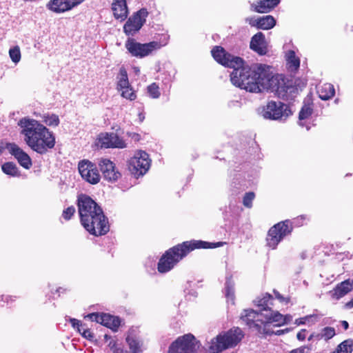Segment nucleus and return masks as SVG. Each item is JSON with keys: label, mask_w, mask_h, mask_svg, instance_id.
Instances as JSON below:
<instances>
[{"label": "nucleus", "mask_w": 353, "mask_h": 353, "mask_svg": "<svg viewBox=\"0 0 353 353\" xmlns=\"http://www.w3.org/2000/svg\"><path fill=\"white\" fill-rule=\"evenodd\" d=\"M227 244L225 241L210 243L202 240H190L178 243L167 250L160 257L157 270L165 274L172 270L181 261L191 252L197 249H213Z\"/></svg>", "instance_id": "obj_4"}, {"label": "nucleus", "mask_w": 353, "mask_h": 353, "mask_svg": "<svg viewBox=\"0 0 353 353\" xmlns=\"http://www.w3.org/2000/svg\"><path fill=\"white\" fill-rule=\"evenodd\" d=\"M245 21L248 22L251 26L256 27L258 29V18L254 19L253 17H248L245 19Z\"/></svg>", "instance_id": "obj_44"}, {"label": "nucleus", "mask_w": 353, "mask_h": 353, "mask_svg": "<svg viewBox=\"0 0 353 353\" xmlns=\"http://www.w3.org/2000/svg\"><path fill=\"white\" fill-rule=\"evenodd\" d=\"M125 341L129 346L130 352L132 353H141L142 352L141 350V343L140 341L136 337L135 335L129 334Z\"/></svg>", "instance_id": "obj_25"}, {"label": "nucleus", "mask_w": 353, "mask_h": 353, "mask_svg": "<svg viewBox=\"0 0 353 353\" xmlns=\"http://www.w3.org/2000/svg\"><path fill=\"white\" fill-rule=\"evenodd\" d=\"M353 351V339H348L339 343L331 353H352Z\"/></svg>", "instance_id": "obj_27"}, {"label": "nucleus", "mask_w": 353, "mask_h": 353, "mask_svg": "<svg viewBox=\"0 0 353 353\" xmlns=\"http://www.w3.org/2000/svg\"><path fill=\"white\" fill-rule=\"evenodd\" d=\"M284 333V331L283 330H278L276 332H274L273 334H278V335H280L281 334Z\"/></svg>", "instance_id": "obj_54"}, {"label": "nucleus", "mask_w": 353, "mask_h": 353, "mask_svg": "<svg viewBox=\"0 0 353 353\" xmlns=\"http://www.w3.org/2000/svg\"><path fill=\"white\" fill-rule=\"evenodd\" d=\"M346 307L348 308L353 307V298L346 303Z\"/></svg>", "instance_id": "obj_52"}, {"label": "nucleus", "mask_w": 353, "mask_h": 353, "mask_svg": "<svg viewBox=\"0 0 353 353\" xmlns=\"http://www.w3.org/2000/svg\"><path fill=\"white\" fill-rule=\"evenodd\" d=\"M77 207L80 222L90 234L99 236L110 230L108 218L100 205L90 196L81 194L77 197Z\"/></svg>", "instance_id": "obj_2"}, {"label": "nucleus", "mask_w": 353, "mask_h": 353, "mask_svg": "<svg viewBox=\"0 0 353 353\" xmlns=\"http://www.w3.org/2000/svg\"><path fill=\"white\" fill-rule=\"evenodd\" d=\"M128 137H130L134 141H139L141 139V135L136 132H128Z\"/></svg>", "instance_id": "obj_47"}, {"label": "nucleus", "mask_w": 353, "mask_h": 353, "mask_svg": "<svg viewBox=\"0 0 353 353\" xmlns=\"http://www.w3.org/2000/svg\"><path fill=\"white\" fill-rule=\"evenodd\" d=\"M78 168L81 177L88 183L95 185L100 181L101 175L96 164L89 160L80 161Z\"/></svg>", "instance_id": "obj_11"}, {"label": "nucleus", "mask_w": 353, "mask_h": 353, "mask_svg": "<svg viewBox=\"0 0 353 353\" xmlns=\"http://www.w3.org/2000/svg\"><path fill=\"white\" fill-rule=\"evenodd\" d=\"M18 125L21 128V134L26 143L39 154H46L54 148L56 139L54 133L38 121L23 117Z\"/></svg>", "instance_id": "obj_3"}, {"label": "nucleus", "mask_w": 353, "mask_h": 353, "mask_svg": "<svg viewBox=\"0 0 353 353\" xmlns=\"http://www.w3.org/2000/svg\"><path fill=\"white\" fill-rule=\"evenodd\" d=\"M112 10L116 19L121 21L125 20L128 14L126 0H113Z\"/></svg>", "instance_id": "obj_21"}, {"label": "nucleus", "mask_w": 353, "mask_h": 353, "mask_svg": "<svg viewBox=\"0 0 353 353\" xmlns=\"http://www.w3.org/2000/svg\"><path fill=\"white\" fill-rule=\"evenodd\" d=\"M312 112L313 109L310 105H304L299 112V119L300 120L307 119L312 115Z\"/></svg>", "instance_id": "obj_33"}, {"label": "nucleus", "mask_w": 353, "mask_h": 353, "mask_svg": "<svg viewBox=\"0 0 353 353\" xmlns=\"http://www.w3.org/2000/svg\"><path fill=\"white\" fill-rule=\"evenodd\" d=\"M306 330L302 329L301 331H299L296 334V338L299 341H304L306 338Z\"/></svg>", "instance_id": "obj_46"}, {"label": "nucleus", "mask_w": 353, "mask_h": 353, "mask_svg": "<svg viewBox=\"0 0 353 353\" xmlns=\"http://www.w3.org/2000/svg\"><path fill=\"white\" fill-rule=\"evenodd\" d=\"M5 149H7L6 143L4 145L3 143H0V154L2 153Z\"/></svg>", "instance_id": "obj_51"}, {"label": "nucleus", "mask_w": 353, "mask_h": 353, "mask_svg": "<svg viewBox=\"0 0 353 353\" xmlns=\"http://www.w3.org/2000/svg\"><path fill=\"white\" fill-rule=\"evenodd\" d=\"M316 334H315L314 333L312 334L309 336L308 340H309V341H310V340H312L313 338H316Z\"/></svg>", "instance_id": "obj_53"}, {"label": "nucleus", "mask_w": 353, "mask_h": 353, "mask_svg": "<svg viewBox=\"0 0 353 353\" xmlns=\"http://www.w3.org/2000/svg\"><path fill=\"white\" fill-rule=\"evenodd\" d=\"M121 96L123 98L133 101L137 97V95L131 86L128 87V88H124L121 90Z\"/></svg>", "instance_id": "obj_38"}, {"label": "nucleus", "mask_w": 353, "mask_h": 353, "mask_svg": "<svg viewBox=\"0 0 353 353\" xmlns=\"http://www.w3.org/2000/svg\"><path fill=\"white\" fill-rule=\"evenodd\" d=\"M122 352H123V350H121V349H118L117 350V353H121Z\"/></svg>", "instance_id": "obj_55"}, {"label": "nucleus", "mask_w": 353, "mask_h": 353, "mask_svg": "<svg viewBox=\"0 0 353 353\" xmlns=\"http://www.w3.org/2000/svg\"><path fill=\"white\" fill-rule=\"evenodd\" d=\"M86 317L90 319L92 321H95L98 323H100V321H101V314H99V313L97 312L89 314L86 316Z\"/></svg>", "instance_id": "obj_43"}, {"label": "nucleus", "mask_w": 353, "mask_h": 353, "mask_svg": "<svg viewBox=\"0 0 353 353\" xmlns=\"http://www.w3.org/2000/svg\"><path fill=\"white\" fill-rule=\"evenodd\" d=\"M41 118L42 121L50 127H57L60 123L59 116L55 114H44Z\"/></svg>", "instance_id": "obj_30"}, {"label": "nucleus", "mask_w": 353, "mask_h": 353, "mask_svg": "<svg viewBox=\"0 0 353 353\" xmlns=\"http://www.w3.org/2000/svg\"><path fill=\"white\" fill-rule=\"evenodd\" d=\"M9 55L11 60L17 63L21 60V52L19 46H16L12 48H10L9 50Z\"/></svg>", "instance_id": "obj_35"}, {"label": "nucleus", "mask_w": 353, "mask_h": 353, "mask_svg": "<svg viewBox=\"0 0 353 353\" xmlns=\"http://www.w3.org/2000/svg\"><path fill=\"white\" fill-rule=\"evenodd\" d=\"M264 314L257 312L254 310H245L241 314V320L250 327L256 330L259 334H263Z\"/></svg>", "instance_id": "obj_13"}, {"label": "nucleus", "mask_w": 353, "mask_h": 353, "mask_svg": "<svg viewBox=\"0 0 353 353\" xmlns=\"http://www.w3.org/2000/svg\"><path fill=\"white\" fill-rule=\"evenodd\" d=\"M258 29L270 30L276 25V20L272 15H265L258 18Z\"/></svg>", "instance_id": "obj_26"}, {"label": "nucleus", "mask_w": 353, "mask_h": 353, "mask_svg": "<svg viewBox=\"0 0 353 353\" xmlns=\"http://www.w3.org/2000/svg\"><path fill=\"white\" fill-rule=\"evenodd\" d=\"M290 114L291 111L286 104L271 101L268 103L263 115L265 119L277 120L283 117H288Z\"/></svg>", "instance_id": "obj_12"}, {"label": "nucleus", "mask_w": 353, "mask_h": 353, "mask_svg": "<svg viewBox=\"0 0 353 353\" xmlns=\"http://www.w3.org/2000/svg\"><path fill=\"white\" fill-rule=\"evenodd\" d=\"M309 348L306 346H301L300 347L294 349L290 352V353H306Z\"/></svg>", "instance_id": "obj_45"}, {"label": "nucleus", "mask_w": 353, "mask_h": 353, "mask_svg": "<svg viewBox=\"0 0 353 353\" xmlns=\"http://www.w3.org/2000/svg\"><path fill=\"white\" fill-rule=\"evenodd\" d=\"M1 170L7 175L19 176L20 172L16 164L13 162H6L1 165Z\"/></svg>", "instance_id": "obj_28"}, {"label": "nucleus", "mask_w": 353, "mask_h": 353, "mask_svg": "<svg viewBox=\"0 0 353 353\" xmlns=\"http://www.w3.org/2000/svg\"><path fill=\"white\" fill-rule=\"evenodd\" d=\"M250 48L259 55H265L268 52V44L265 35L259 32L251 39Z\"/></svg>", "instance_id": "obj_19"}, {"label": "nucleus", "mask_w": 353, "mask_h": 353, "mask_svg": "<svg viewBox=\"0 0 353 353\" xmlns=\"http://www.w3.org/2000/svg\"><path fill=\"white\" fill-rule=\"evenodd\" d=\"M150 166L149 155L142 150L137 152L128 161V170L137 178L145 174Z\"/></svg>", "instance_id": "obj_9"}, {"label": "nucleus", "mask_w": 353, "mask_h": 353, "mask_svg": "<svg viewBox=\"0 0 353 353\" xmlns=\"http://www.w3.org/2000/svg\"><path fill=\"white\" fill-rule=\"evenodd\" d=\"M85 0H50L47 4L48 10L60 14L71 10Z\"/></svg>", "instance_id": "obj_15"}, {"label": "nucleus", "mask_w": 353, "mask_h": 353, "mask_svg": "<svg viewBox=\"0 0 353 353\" xmlns=\"http://www.w3.org/2000/svg\"><path fill=\"white\" fill-rule=\"evenodd\" d=\"M16 296L12 295H1V301L6 302L8 305H12V303L17 300Z\"/></svg>", "instance_id": "obj_41"}, {"label": "nucleus", "mask_w": 353, "mask_h": 353, "mask_svg": "<svg viewBox=\"0 0 353 353\" xmlns=\"http://www.w3.org/2000/svg\"><path fill=\"white\" fill-rule=\"evenodd\" d=\"M99 143L102 148H126L125 141L114 132L101 133L98 137Z\"/></svg>", "instance_id": "obj_14"}, {"label": "nucleus", "mask_w": 353, "mask_h": 353, "mask_svg": "<svg viewBox=\"0 0 353 353\" xmlns=\"http://www.w3.org/2000/svg\"><path fill=\"white\" fill-rule=\"evenodd\" d=\"M255 198V194L253 192H246L243 198V204L248 208L252 207V201Z\"/></svg>", "instance_id": "obj_37"}, {"label": "nucleus", "mask_w": 353, "mask_h": 353, "mask_svg": "<svg viewBox=\"0 0 353 353\" xmlns=\"http://www.w3.org/2000/svg\"><path fill=\"white\" fill-rule=\"evenodd\" d=\"M76 212L75 208L73 205L68 207L63 211L62 216L65 221L70 220Z\"/></svg>", "instance_id": "obj_39"}, {"label": "nucleus", "mask_w": 353, "mask_h": 353, "mask_svg": "<svg viewBox=\"0 0 353 353\" xmlns=\"http://www.w3.org/2000/svg\"><path fill=\"white\" fill-rule=\"evenodd\" d=\"M336 334L335 329L332 327H325L319 334H316V339L318 340L324 339L327 341Z\"/></svg>", "instance_id": "obj_31"}, {"label": "nucleus", "mask_w": 353, "mask_h": 353, "mask_svg": "<svg viewBox=\"0 0 353 353\" xmlns=\"http://www.w3.org/2000/svg\"><path fill=\"white\" fill-rule=\"evenodd\" d=\"M352 289L353 281L347 279L336 285L332 291V296L336 299H339L351 292Z\"/></svg>", "instance_id": "obj_22"}, {"label": "nucleus", "mask_w": 353, "mask_h": 353, "mask_svg": "<svg viewBox=\"0 0 353 353\" xmlns=\"http://www.w3.org/2000/svg\"><path fill=\"white\" fill-rule=\"evenodd\" d=\"M317 92L319 98L325 101L334 96L335 90L332 84L325 83L318 88Z\"/></svg>", "instance_id": "obj_24"}, {"label": "nucleus", "mask_w": 353, "mask_h": 353, "mask_svg": "<svg viewBox=\"0 0 353 353\" xmlns=\"http://www.w3.org/2000/svg\"><path fill=\"white\" fill-rule=\"evenodd\" d=\"M292 230L293 227L290 220L276 223L268 232L265 239L266 245L272 250L276 249L279 243L285 236L290 234Z\"/></svg>", "instance_id": "obj_6"}, {"label": "nucleus", "mask_w": 353, "mask_h": 353, "mask_svg": "<svg viewBox=\"0 0 353 353\" xmlns=\"http://www.w3.org/2000/svg\"><path fill=\"white\" fill-rule=\"evenodd\" d=\"M280 3V0H259L251 4L252 11L258 13H268L276 8Z\"/></svg>", "instance_id": "obj_20"}, {"label": "nucleus", "mask_w": 353, "mask_h": 353, "mask_svg": "<svg viewBox=\"0 0 353 353\" xmlns=\"http://www.w3.org/2000/svg\"><path fill=\"white\" fill-rule=\"evenodd\" d=\"M273 301V297L270 294H266L262 299L259 301L258 305L262 307L264 310L269 309V305H272L270 301Z\"/></svg>", "instance_id": "obj_36"}, {"label": "nucleus", "mask_w": 353, "mask_h": 353, "mask_svg": "<svg viewBox=\"0 0 353 353\" xmlns=\"http://www.w3.org/2000/svg\"><path fill=\"white\" fill-rule=\"evenodd\" d=\"M120 78L117 83V89L121 90L130 86L128 81V73L124 67H121L119 70Z\"/></svg>", "instance_id": "obj_29"}, {"label": "nucleus", "mask_w": 353, "mask_h": 353, "mask_svg": "<svg viewBox=\"0 0 353 353\" xmlns=\"http://www.w3.org/2000/svg\"><path fill=\"white\" fill-rule=\"evenodd\" d=\"M149 95L153 99H158L161 92L159 91V87L156 83H152L149 85L147 88Z\"/></svg>", "instance_id": "obj_34"}, {"label": "nucleus", "mask_w": 353, "mask_h": 353, "mask_svg": "<svg viewBox=\"0 0 353 353\" xmlns=\"http://www.w3.org/2000/svg\"><path fill=\"white\" fill-rule=\"evenodd\" d=\"M271 323H275V326H281L286 323L285 317L278 312L271 310L270 314H264L263 334L272 335L274 333L270 328Z\"/></svg>", "instance_id": "obj_18"}, {"label": "nucleus", "mask_w": 353, "mask_h": 353, "mask_svg": "<svg viewBox=\"0 0 353 353\" xmlns=\"http://www.w3.org/2000/svg\"><path fill=\"white\" fill-rule=\"evenodd\" d=\"M125 47L132 57L143 58L150 55L154 50L159 49L161 45L157 41L141 43L133 38H128Z\"/></svg>", "instance_id": "obj_8"}, {"label": "nucleus", "mask_w": 353, "mask_h": 353, "mask_svg": "<svg viewBox=\"0 0 353 353\" xmlns=\"http://www.w3.org/2000/svg\"><path fill=\"white\" fill-rule=\"evenodd\" d=\"M274 294H275L276 297L281 302H285L288 303L290 301V297L285 298L279 292H274Z\"/></svg>", "instance_id": "obj_48"}, {"label": "nucleus", "mask_w": 353, "mask_h": 353, "mask_svg": "<svg viewBox=\"0 0 353 353\" xmlns=\"http://www.w3.org/2000/svg\"><path fill=\"white\" fill-rule=\"evenodd\" d=\"M79 333L82 335L83 337L88 340H92L94 339L93 333L90 331V330L88 327H86V325L81 328V331Z\"/></svg>", "instance_id": "obj_40"}, {"label": "nucleus", "mask_w": 353, "mask_h": 353, "mask_svg": "<svg viewBox=\"0 0 353 353\" xmlns=\"http://www.w3.org/2000/svg\"><path fill=\"white\" fill-rule=\"evenodd\" d=\"M70 323L74 328H77L79 332H81V328L85 326V324H82L81 322L77 319H70Z\"/></svg>", "instance_id": "obj_42"}, {"label": "nucleus", "mask_w": 353, "mask_h": 353, "mask_svg": "<svg viewBox=\"0 0 353 353\" xmlns=\"http://www.w3.org/2000/svg\"><path fill=\"white\" fill-rule=\"evenodd\" d=\"M243 336V331L238 327L223 332L212 339L210 351L212 353H220L226 349L233 347L241 341Z\"/></svg>", "instance_id": "obj_5"}, {"label": "nucleus", "mask_w": 353, "mask_h": 353, "mask_svg": "<svg viewBox=\"0 0 353 353\" xmlns=\"http://www.w3.org/2000/svg\"><path fill=\"white\" fill-rule=\"evenodd\" d=\"M6 148L9 152L17 159L21 166L29 169L32 166V160L30 156L14 143H6Z\"/></svg>", "instance_id": "obj_17"}, {"label": "nucleus", "mask_w": 353, "mask_h": 353, "mask_svg": "<svg viewBox=\"0 0 353 353\" xmlns=\"http://www.w3.org/2000/svg\"><path fill=\"white\" fill-rule=\"evenodd\" d=\"M288 61L290 64V68L297 70L300 65V59L295 54L294 51L290 50L288 53Z\"/></svg>", "instance_id": "obj_32"}, {"label": "nucleus", "mask_w": 353, "mask_h": 353, "mask_svg": "<svg viewBox=\"0 0 353 353\" xmlns=\"http://www.w3.org/2000/svg\"><path fill=\"white\" fill-rule=\"evenodd\" d=\"M101 319V321H100V324L111 329L114 332L117 331L121 325V321L119 317L110 315L109 314L102 313Z\"/></svg>", "instance_id": "obj_23"}, {"label": "nucleus", "mask_w": 353, "mask_h": 353, "mask_svg": "<svg viewBox=\"0 0 353 353\" xmlns=\"http://www.w3.org/2000/svg\"><path fill=\"white\" fill-rule=\"evenodd\" d=\"M342 326L343 327L344 330H347L349 327V323L346 321H343L341 322Z\"/></svg>", "instance_id": "obj_50"}, {"label": "nucleus", "mask_w": 353, "mask_h": 353, "mask_svg": "<svg viewBox=\"0 0 353 353\" xmlns=\"http://www.w3.org/2000/svg\"><path fill=\"white\" fill-rule=\"evenodd\" d=\"M1 301V296H0V301Z\"/></svg>", "instance_id": "obj_56"}, {"label": "nucleus", "mask_w": 353, "mask_h": 353, "mask_svg": "<svg viewBox=\"0 0 353 353\" xmlns=\"http://www.w3.org/2000/svg\"><path fill=\"white\" fill-rule=\"evenodd\" d=\"M309 318L308 316H306L305 317L299 318L296 320V323L297 325H303L305 323L306 320Z\"/></svg>", "instance_id": "obj_49"}, {"label": "nucleus", "mask_w": 353, "mask_h": 353, "mask_svg": "<svg viewBox=\"0 0 353 353\" xmlns=\"http://www.w3.org/2000/svg\"><path fill=\"white\" fill-rule=\"evenodd\" d=\"M99 166L104 179L108 181L115 182L121 176L114 163L108 159H101Z\"/></svg>", "instance_id": "obj_16"}, {"label": "nucleus", "mask_w": 353, "mask_h": 353, "mask_svg": "<svg viewBox=\"0 0 353 353\" xmlns=\"http://www.w3.org/2000/svg\"><path fill=\"white\" fill-rule=\"evenodd\" d=\"M146 8H143L134 12L123 26V32L127 36H134L143 26L148 16Z\"/></svg>", "instance_id": "obj_10"}, {"label": "nucleus", "mask_w": 353, "mask_h": 353, "mask_svg": "<svg viewBox=\"0 0 353 353\" xmlns=\"http://www.w3.org/2000/svg\"><path fill=\"white\" fill-rule=\"evenodd\" d=\"M201 346V343L191 333L179 336L173 341L168 353H196Z\"/></svg>", "instance_id": "obj_7"}, {"label": "nucleus", "mask_w": 353, "mask_h": 353, "mask_svg": "<svg viewBox=\"0 0 353 353\" xmlns=\"http://www.w3.org/2000/svg\"><path fill=\"white\" fill-rule=\"evenodd\" d=\"M211 53L217 63L233 69L230 80L235 86L256 93L270 90L279 98L287 96L291 87L288 80L283 74L272 75L270 66L261 63L250 66L242 58L231 54L219 46H214Z\"/></svg>", "instance_id": "obj_1"}]
</instances>
